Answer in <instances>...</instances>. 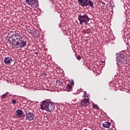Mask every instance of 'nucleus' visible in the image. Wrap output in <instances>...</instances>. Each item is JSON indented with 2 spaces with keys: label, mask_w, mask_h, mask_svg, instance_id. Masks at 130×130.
Masks as SVG:
<instances>
[{
  "label": "nucleus",
  "mask_w": 130,
  "mask_h": 130,
  "mask_svg": "<svg viewBox=\"0 0 130 130\" xmlns=\"http://www.w3.org/2000/svg\"><path fill=\"white\" fill-rule=\"evenodd\" d=\"M77 59H78V60H81V56H79V55H77Z\"/></svg>",
  "instance_id": "20"
},
{
  "label": "nucleus",
  "mask_w": 130,
  "mask_h": 130,
  "mask_svg": "<svg viewBox=\"0 0 130 130\" xmlns=\"http://www.w3.org/2000/svg\"><path fill=\"white\" fill-rule=\"evenodd\" d=\"M90 33H91V29H88L86 30L87 34H90Z\"/></svg>",
  "instance_id": "18"
},
{
  "label": "nucleus",
  "mask_w": 130,
  "mask_h": 130,
  "mask_svg": "<svg viewBox=\"0 0 130 130\" xmlns=\"http://www.w3.org/2000/svg\"><path fill=\"white\" fill-rule=\"evenodd\" d=\"M78 20L80 25H83V23H84L85 25H87L89 21H90V18L85 12L82 11L80 14L78 15Z\"/></svg>",
  "instance_id": "3"
},
{
  "label": "nucleus",
  "mask_w": 130,
  "mask_h": 130,
  "mask_svg": "<svg viewBox=\"0 0 130 130\" xmlns=\"http://www.w3.org/2000/svg\"><path fill=\"white\" fill-rule=\"evenodd\" d=\"M67 90L68 92H70L72 89H73V87L71 86V84H68L66 87Z\"/></svg>",
  "instance_id": "12"
},
{
  "label": "nucleus",
  "mask_w": 130,
  "mask_h": 130,
  "mask_svg": "<svg viewBox=\"0 0 130 130\" xmlns=\"http://www.w3.org/2000/svg\"><path fill=\"white\" fill-rule=\"evenodd\" d=\"M90 95L88 94H86V95H84L83 97H84V99H89V97Z\"/></svg>",
  "instance_id": "15"
},
{
  "label": "nucleus",
  "mask_w": 130,
  "mask_h": 130,
  "mask_svg": "<svg viewBox=\"0 0 130 130\" xmlns=\"http://www.w3.org/2000/svg\"><path fill=\"white\" fill-rule=\"evenodd\" d=\"M40 107L42 110L51 113L54 111L55 104L53 102L43 101L40 104Z\"/></svg>",
  "instance_id": "2"
},
{
  "label": "nucleus",
  "mask_w": 130,
  "mask_h": 130,
  "mask_svg": "<svg viewBox=\"0 0 130 130\" xmlns=\"http://www.w3.org/2000/svg\"><path fill=\"white\" fill-rule=\"evenodd\" d=\"M7 94H8V92H6V93L4 94L3 95L1 96V99H2V100H4L5 98H7Z\"/></svg>",
  "instance_id": "13"
},
{
  "label": "nucleus",
  "mask_w": 130,
  "mask_h": 130,
  "mask_svg": "<svg viewBox=\"0 0 130 130\" xmlns=\"http://www.w3.org/2000/svg\"><path fill=\"white\" fill-rule=\"evenodd\" d=\"M78 2L79 6L83 7V8H85V7H91V8H94V4H93V2L91 0H78Z\"/></svg>",
  "instance_id": "4"
},
{
  "label": "nucleus",
  "mask_w": 130,
  "mask_h": 130,
  "mask_svg": "<svg viewBox=\"0 0 130 130\" xmlns=\"http://www.w3.org/2000/svg\"><path fill=\"white\" fill-rule=\"evenodd\" d=\"M111 123L109 122H105L103 124V126L104 127H105L106 128H109L110 127Z\"/></svg>",
  "instance_id": "10"
},
{
  "label": "nucleus",
  "mask_w": 130,
  "mask_h": 130,
  "mask_svg": "<svg viewBox=\"0 0 130 130\" xmlns=\"http://www.w3.org/2000/svg\"><path fill=\"white\" fill-rule=\"evenodd\" d=\"M84 95H87V91H85L84 92Z\"/></svg>",
  "instance_id": "21"
},
{
  "label": "nucleus",
  "mask_w": 130,
  "mask_h": 130,
  "mask_svg": "<svg viewBox=\"0 0 130 130\" xmlns=\"http://www.w3.org/2000/svg\"><path fill=\"white\" fill-rule=\"evenodd\" d=\"M69 82H70V84L74 86V80L71 79V80H69Z\"/></svg>",
  "instance_id": "16"
},
{
  "label": "nucleus",
  "mask_w": 130,
  "mask_h": 130,
  "mask_svg": "<svg viewBox=\"0 0 130 130\" xmlns=\"http://www.w3.org/2000/svg\"><path fill=\"white\" fill-rule=\"evenodd\" d=\"M27 32H28V33H29V34H32V30H31L30 29H28L27 30Z\"/></svg>",
  "instance_id": "19"
},
{
  "label": "nucleus",
  "mask_w": 130,
  "mask_h": 130,
  "mask_svg": "<svg viewBox=\"0 0 130 130\" xmlns=\"http://www.w3.org/2000/svg\"><path fill=\"white\" fill-rule=\"evenodd\" d=\"M116 60L117 61V66L119 67H121L126 63V59L124 57V55L123 54H120L119 56L116 57Z\"/></svg>",
  "instance_id": "5"
},
{
  "label": "nucleus",
  "mask_w": 130,
  "mask_h": 130,
  "mask_svg": "<svg viewBox=\"0 0 130 130\" xmlns=\"http://www.w3.org/2000/svg\"><path fill=\"white\" fill-rule=\"evenodd\" d=\"M12 104H16L17 103V101L15 100H12Z\"/></svg>",
  "instance_id": "17"
},
{
  "label": "nucleus",
  "mask_w": 130,
  "mask_h": 130,
  "mask_svg": "<svg viewBox=\"0 0 130 130\" xmlns=\"http://www.w3.org/2000/svg\"><path fill=\"white\" fill-rule=\"evenodd\" d=\"M12 59L11 57H6L4 58V63L5 64H10L12 62Z\"/></svg>",
  "instance_id": "8"
},
{
  "label": "nucleus",
  "mask_w": 130,
  "mask_h": 130,
  "mask_svg": "<svg viewBox=\"0 0 130 130\" xmlns=\"http://www.w3.org/2000/svg\"><path fill=\"white\" fill-rule=\"evenodd\" d=\"M9 41L11 44L15 45V48H17L16 45H19L20 48L25 47L27 45V40L23 38V36H21L20 33H15L11 35L9 38Z\"/></svg>",
  "instance_id": "1"
},
{
  "label": "nucleus",
  "mask_w": 130,
  "mask_h": 130,
  "mask_svg": "<svg viewBox=\"0 0 130 130\" xmlns=\"http://www.w3.org/2000/svg\"><path fill=\"white\" fill-rule=\"evenodd\" d=\"M104 100H106V98H104Z\"/></svg>",
  "instance_id": "22"
},
{
  "label": "nucleus",
  "mask_w": 130,
  "mask_h": 130,
  "mask_svg": "<svg viewBox=\"0 0 130 130\" xmlns=\"http://www.w3.org/2000/svg\"><path fill=\"white\" fill-rule=\"evenodd\" d=\"M26 120H29V121H31V120H33L35 117V115H34V114L33 113L28 112L26 113Z\"/></svg>",
  "instance_id": "6"
},
{
  "label": "nucleus",
  "mask_w": 130,
  "mask_h": 130,
  "mask_svg": "<svg viewBox=\"0 0 130 130\" xmlns=\"http://www.w3.org/2000/svg\"><path fill=\"white\" fill-rule=\"evenodd\" d=\"M16 115L17 116H19V117H22L23 116V111L22 110H16Z\"/></svg>",
  "instance_id": "11"
},
{
  "label": "nucleus",
  "mask_w": 130,
  "mask_h": 130,
  "mask_svg": "<svg viewBox=\"0 0 130 130\" xmlns=\"http://www.w3.org/2000/svg\"><path fill=\"white\" fill-rule=\"evenodd\" d=\"M36 53H37V52H36Z\"/></svg>",
  "instance_id": "23"
},
{
  "label": "nucleus",
  "mask_w": 130,
  "mask_h": 130,
  "mask_svg": "<svg viewBox=\"0 0 130 130\" xmlns=\"http://www.w3.org/2000/svg\"><path fill=\"white\" fill-rule=\"evenodd\" d=\"M26 4L29 6H34L36 3V0H25Z\"/></svg>",
  "instance_id": "9"
},
{
  "label": "nucleus",
  "mask_w": 130,
  "mask_h": 130,
  "mask_svg": "<svg viewBox=\"0 0 130 130\" xmlns=\"http://www.w3.org/2000/svg\"><path fill=\"white\" fill-rule=\"evenodd\" d=\"M89 105L90 103L89 102L88 99H84V100H82L80 103V105L84 107H86V106H89Z\"/></svg>",
  "instance_id": "7"
},
{
  "label": "nucleus",
  "mask_w": 130,
  "mask_h": 130,
  "mask_svg": "<svg viewBox=\"0 0 130 130\" xmlns=\"http://www.w3.org/2000/svg\"><path fill=\"white\" fill-rule=\"evenodd\" d=\"M92 107H93V108H95V109H99L100 108L98 105L95 104L93 105Z\"/></svg>",
  "instance_id": "14"
}]
</instances>
